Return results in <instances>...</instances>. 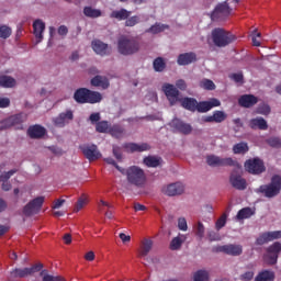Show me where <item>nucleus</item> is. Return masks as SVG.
I'll return each instance as SVG.
<instances>
[{
  "label": "nucleus",
  "mask_w": 281,
  "mask_h": 281,
  "mask_svg": "<svg viewBox=\"0 0 281 281\" xmlns=\"http://www.w3.org/2000/svg\"><path fill=\"white\" fill-rule=\"evenodd\" d=\"M74 100L78 104H98L102 102V93L87 88H79L74 93Z\"/></svg>",
  "instance_id": "obj_1"
},
{
  "label": "nucleus",
  "mask_w": 281,
  "mask_h": 281,
  "mask_svg": "<svg viewBox=\"0 0 281 281\" xmlns=\"http://www.w3.org/2000/svg\"><path fill=\"white\" fill-rule=\"evenodd\" d=\"M255 192L256 194H263L266 199H276L281 192V177L279 175L272 176L270 183L261 184L255 189Z\"/></svg>",
  "instance_id": "obj_2"
},
{
  "label": "nucleus",
  "mask_w": 281,
  "mask_h": 281,
  "mask_svg": "<svg viewBox=\"0 0 281 281\" xmlns=\"http://www.w3.org/2000/svg\"><path fill=\"white\" fill-rule=\"evenodd\" d=\"M139 40L135 37H121L117 41V52L122 56H133L139 52Z\"/></svg>",
  "instance_id": "obj_3"
},
{
  "label": "nucleus",
  "mask_w": 281,
  "mask_h": 281,
  "mask_svg": "<svg viewBox=\"0 0 281 281\" xmlns=\"http://www.w3.org/2000/svg\"><path fill=\"white\" fill-rule=\"evenodd\" d=\"M126 179L131 186H136V188H144L146 184V173L144 169L132 166L126 169Z\"/></svg>",
  "instance_id": "obj_4"
},
{
  "label": "nucleus",
  "mask_w": 281,
  "mask_h": 281,
  "mask_svg": "<svg viewBox=\"0 0 281 281\" xmlns=\"http://www.w3.org/2000/svg\"><path fill=\"white\" fill-rule=\"evenodd\" d=\"M43 269V263H36L30 268H15L9 274V281H16V279L29 278V276H34Z\"/></svg>",
  "instance_id": "obj_5"
},
{
  "label": "nucleus",
  "mask_w": 281,
  "mask_h": 281,
  "mask_svg": "<svg viewBox=\"0 0 281 281\" xmlns=\"http://www.w3.org/2000/svg\"><path fill=\"white\" fill-rule=\"evenodd\" d=\"M245 170L249 172V175H262L266 172L267 167H265V161L260 158H251L246 160L245 162Z\"/></svg>",
  "instance_id": "obj_6"
},
{
  "label": "nucleus",
  "mask_w": 281,
  "mask_h": 281,
  "mask_svg": "<svg viewBox=\"0 0 281 281\" xmlns=\"http://www.w3.org/2000/svg\"><path fill=\"white\" fill-rule=\"evenodd\" d=\"M44 203L45 196H37L30 201L23 209L24 216H34V214H38Z\"/></svg>",
  "instance_id": "obj_7"
},
{
  "label": "nucleus",
  "mask_w": 281,
  "mask_h": 281,
  "mask_svg": "<svg viewBox=\"0 0 281 281\" xmlns=\"http://www.w3.org/2000/svg\"><path fill=\"white\" fill-rule=\"evenodd\" d=\"M232 14V8H229V4L227 1L218 3L213 12L211 13V19L213 21H225L227 16Z\"/></svg>",
  "instance_id": "obj_8"
},
{
  "label": "nucleus",
  "mask_w": 281,
  "mask_h": 281,
  "mask_svg": "<svg viewBox=\"0 0 281 281\" xmlns=\"http://www.w3.org/2000/svg\"><path fill=\"white\" fill-rule=\"evenodd\" d=\"M79 149L88 161H98V159L102 158V153L98 149V145L83 144L79 146Z\"/></svg>",
  "instance_id": "obj_9"
},
{
  "label": "nucleus",
  "mask_w": 281,
  "mask_h": 281,
  "mask_svg": "<svg viewBox=\"0 0 281 281\" xmlns=\"http://www.w3.org/2000/svg\"><path fill=\"white\" fill-rule=\"evenodd\" d=\"M280 254H281V244L280 241H276L267 248V255L265 256L266 262L268 265H277Z\"/></svg>",
  "instance_id": "obj_10"
},
{
  "label": "nucleus",
  "mask_w": 281,
  "mask_h": 281,
  "mask_svg": "<svg viewBox=\"0 0 281 281\" xmlns=\"http://www.w3.org/2000/svg\"><path fill=\"white\" fill-rule=\"evenodd\" d=\"M206 164L212 168L223 167V166H238V162L236 160H233L232 158H221L216 155L207 156Z\"/></svg>",
  "instance_id": "obj_11"
},
{
  "label": "nucleus",
  "mask_w": 281,
  "mask_h": 281,
  "mask_svg": "<svg viewBox=\"0 0 281 281\" xmlns=\"http://www.w3.org/2000/svg\"><path fill=\"white\" fill-rule=\"evenodd\" d=\"M169 126L173 128V133H180L181 135H190L192 133V125L183 122L181 119H173Z\"/></svg>",
  "instance_id": "obj_12"
},
{
  "label": "nucleus",
  "mask_w": 281,
  "mask_h": 281,
  "mask_svg": "<svg viewBox=\"0 0 281 281\" xmlns=\"http://www.w3.org/2000/svg\"><path fill=\"white\" fill-rule=\"evenodd\" d=\"M21 124H23V114H14L0 121V131H8L12 126H19Z\"/></svg>",
  "instance_id": "obj_13"
},
{
  "label": "nucleus",
  "mask_w": 281,
  "mask_h": 281,
  "mask_svg": "<svg viewBox=\"0 0 281 281\" xmlns=\"http://www.w3.org/2000/svg\"><path fill=\"white\" fill-rule=\"evenodd\" d=\"M162 192L167 196H181L186 192V186L181 182L170 183L162 188Z\"/></svg>",
  "instance_id": "obj_14"
},
{
  "label": "nucleus",
  "mask_w": 281,
  "mask_h": 281,
  "mask_svg": "<svg viewBox=\"0 0 281 281\" xmlns=\"http://www.w3.org/2000/svg\"><path fill=\"white\" fill-rule=\"evenodd\" d=\"M162 91L168 101L170 102L171 106L179 102V90L177 89V87L170 83H165L162 86Z\"/></svg>",
  "instance_id": "obj_15"
},
{
  "label": "nucleus",
  "mask_w": 281,
  "mask_h": 281,
  "mask_svg": "<svg viewBox=\"0 0 281 281\" xmlns=\"http://www.w3.org/2000/svg\"><path fill=\"white\" fill-rule=\"evenodd\" d=\"M281 231H272L262 233L257 239L256 245H267V243H272V240H280Z\"/></svg>",
  "instance_id": "obj_16"
},
{
  "label": "nucleus",
  "mask_w": 281,
  "mask_h": 281,
  "mask_svg": "<svg viewBox=\"0 0 281 281\" xmlns=\"http://www.w3.org/2000/svg\"><path fill=\"white\" fill-rule=\"evenodd\" d=\"M221 106V101L216 98L210 99V101H200L198 102L195 111L198 113H207L209 111H212V109Z\"/></svg>",
  "instance_id": "obj_17"
},
{
  "label": "nucleus",
  "mask_w": 281,
  "mask_h": 281,
  "mask_svg": "<svg viewBox=\"0 0 281 281\" xmlns=\"http://www.w3.org/2000/svg\"><path fill=\"white\" fill-rule=\"evenodd\" d=\"M227 120V114L224 111L216 110L213 112V115H206L202 117V122L205 124H221Z\"/></svg>",
  "instance_id": "obj_18"
},
{
  "label": "nucleus",
  "mask_w": 281,
  "mask_h": 281,
  "mask_svg": "<svg viewBox=\"0 0 281 281\" xmlns=\"http://www.w3.org/2000/svg\"><path fill=\"white\" fill-rule=\"evenodd\" d=\"M216 251L226 254L227 256H240L243 254V246L234 244L218 246Z\"/></svg>",
  "instance_id": "obj_19"
},
{
  "label": "nucleus",
  "mask_w": 281,
  "mask_h": 281,
  "mask_svg": "<svg viewBox=\"0 0 281 281\" xmlns=\"http://www.w3.org/2000/svg\"><path fill=\"white\" fill-rule=\"evenodd\" d=\"M123 148L125 153H146V150H150V145L148 143H124Z\"/></svg>",
  "instance_id": "obj_20"
},
{
  "label": "nucleus",
  "mask_w": 281,
  "mask_h": 281,
  "mask_svg": "<svg viewBox=\"0 0 281 281\" xmlns=\"http://www.w3.org/2000/svg\"><path fill=\"white\" fill-rule=\"evenodd\" d=\"M74 120V111L67 110L66 112H61L57 117L54 119L55 126L58 128H64L66 124H69Z\"/></svg>",
  "instance_id": "obj_21"
},
{
  "label": "nucleus",
  "mask_w": 281,
  "mask_h": 281,
  "mask_svg": "<svg viewBox=\"0 0 281 281\" xmlns=\"http://www.w3.org/2000/svg\"><path fill=\"white\" fill-rule=\"evenodd\" d=\"M238 104L244 109H251V106H256V104H258V97L254 94H243L238 99Z\"/></svg>",
  "instance_id": "obj_22"
},
{
  "label": "nucleus",
  "mask_w": 281,
  "mask_h": 281,
  "mask_svg": "<svg viewBox=\"0 0 281 281\" xmlns=\"http://www.w3.org/2000/svg\"><path fill=\"white\" fill-rule=\"evenodd\" d=\"M249 128L252 131H267L269 128V124L267 123V120H265L262 116H257L255 119H251L248 123Z\"/></svg>",
  "instance_id": "obj_23"
},
{
  "label": "nucleus",
  "mask_w": 281,
  "mask_h": 281,
  "mask_svg": "<svg viewBox=\"0 0 281 281\" xmlns=\"http://www.w3.org/2000/svg\"><path fill=\"white\" fill-rule=\"evenodd\" d=\"M177 63L182 67H186V65H192V63H196V54L192 52L180 54Z\"/></svg>",
  "instance_id": "obj_24"
},
{
  "label": "nucleus",
  "mask_w": 281,
  "mask_h": 281,
  "mask_svg": "<svg viewBox=\"0 0 281 281\" xmlns=\"http://www.w3.org/2000/svg\"><path fill=\"white\" fill-rule=\"evenodd\" d=\"M45 133H47V131L41 125H33L27 130V135L31 139H41V137H45Z\"/></svg>",
  "instance_id": "obj_25"
},
{
  "label": "nucleus",
  "mask_w": 281,
  "mask_h": 281,
  "mask_svg": "<svg viewBox=\"0 0 281 281\" xmlns=\"http://www.w3.org/2000/svg\"><path fill=\"white\" fill-rule=\"evenodd\" d=\"M229 181L235 190H247V180H245L241 176L231 175Z\"/></svg>",
  "instance_id": "obj_26"
},
{
  "label": "nucleus",
  "mask_w": 281,
  "mask_h": 281,
  "mask_svg": "<svg viewBox=\"0 0 281 281\" xmlns=\"http://www.w3.org/2000/svg\"><path fill=\"white\" fill-rule=\"evenodd\" d=\"M92 49L95 52V54H99V56H108L109 54V45L104 44L100 40H95L92 42Z\"/></svg>",
  "instance_id": "obj_27"
},
{
  "label": "nucleus",
  "mask_w": 281,
  "mask_h": 281,
  "mask_svg": "<svg viewBox=\"0 0 281 281\" xmlns=\"http://www.w3.org/2000/svg\"><path fill=\"white\" fill-rule=\"evenodd\" d=\"M153 249V240L151 239H144L140 244V248L138 251V258H146L150 250Z\"/></svg>",
  "instance_id": "obj_28"
},
{
  "label": "nucleus",
  "mask_w": 281,
  "mask_h": 281,
  "mask_svg": "<svg viewBox=\"0 0 281 281\" xmlns=\"http://www.w3.org/2000/svg\"><path fill=\"white\" fill-rule=\"evenodd\" d=\"M234 41H236L235 36H213V43L217 47H225L229 43H234Z\"/></svg>",
  "instance_id": "obj_29"
},
{
  "label": "nucleus",
  "mask_w": 281,
  "mask_h": 281,
  "mask_svg": "<svg viewBox=\"0 0 281 281\" xmlns=\"http://www.w3.org/2000/svg\"><path fill=\"white\" fill-rule=\"evenodd\" d=\"M92 87H101V89H109L110 85L109 79L106 77H102L97 75L94 78L91 79Z\"/></svg>",
  "instance_id": "obj_30"
},
{
  "label": "nucleus",
  "mask_w": 281,
  "mask_h": 281,
  "mask_svg": "<svg viewBox=\"0 0 281 281\" xmlns=\"http://www.w3.org/2000/svg\"><path fill=\"white\" fill-rule=\"evenodd\" d=\"M198 102L196 99L194 98H184L181 101V105L183 106V109H186L187 111H191V113H194L196 111V106H198Z\"/></svg>",
  "instance_id": "obj_31"
},
{
  "label": "nucleus",
  "mask_w": 281,
  "mask_h": 281,
  "mask_svg": "<svg viewBox=\"0 0 281 281\" xmlns=\"http://www.w3.org/2000/svg\"><path fill=\"white\" fill-rule=\"evenodd\" d=\"M274 280H276V272L271 270H262L255 278V281H274Z\"/></svg>",
  "instance_id": "obj_32"
},
{
  "label": "nucleus",
  "mask_w": 281,
  "mask_h": 281,
  "mask_svg": "<svg viewBox=\"0 0 281 281\" xmlns=\"http://www.w3.org/2000/svg\"><path fill=\"white\" fill-rule=\"evenodd\" d=\"M254 214H256V211H254L249 206H246V207L238 211V213L236 215V220L237 221H245L247 218H251V216H254Z\"/></svg>",
  "instance_id": "obj_33"
},
{
  "label": "nucleus",
  "mask_w": 281,
  "mask_h": 281,
  "mask_svg": "<svg viewBox=\"0 0 281 281\" xmlns=\"http://www.w3.org/2000/svg\"><path fill=\"white\" fill-rule=\"evenodd\" d=\"M111 19H116V21H126L131 16V11L126 9L112 11L110 14Z\"/></svg>",
  "instance_id": "obj_34"
},
{
  "label": "nucleus",
  "mask_w": 281,
  "mask_h": 281,
  "mask_svg": "<svg viewBox=\"0 0 281 281\" xmlns=\"http://www.w3.org/2000/svg\"><path fill=\"white\" fill-rule=\"evenodd\" d=\"M109 133L115 139H122L126 135V130L122 125H113L110 127Z\"/></svg>",
  "instance_id": "obj_35"
},
{
  "label": "nucleus",
  "mask_w": 281,
  "mask_h": 281,
  "mask_svg": "<svg viewBox=\"0 0 281 281\" xmlns=\"http://www.w3.org/2000/svg\"><path fill=\"white\" fill-rule=\"evenodd\" d=\"M144 164L147 166V168H158V166H161V157L157 156H147L144 158Z\"/></svg>",
  "instance_id": "obj_36"
},
{
  "label": "nucleus",
  "mask_w": 281,
  "mask_h": 281,
  "mask_svg": "<svg viewBox=\"0 0 281 281\" xmlns=\"http://www.w3.org/2000/svg\"><path fill=\"white\" fill-rule=\"evenodd\" d=\"M83 14L88 19H100V16H102V11L100 9H93V7H85Z\"/></svg>",
  "instance_id": "obj_37"
},
{
  "label": "nucleus",
  "mask_w": 281,
  "mask_h": 281,
  "mask_svg": "<svg viewBox=\"0 0 281 281\" xmlns=\"http://www.w3.org/2000/svg\"><path fill=\"white\" fill-rule=\"evenodd\" d=\"M16 85V80L10 76L2 75L0 76V87L4 89H11Z\"/></svg>",
  "instance_id": "obj_38"
},
{
  "label": "nucleus",
  "mask_w": 281,
  "mask_h": 281,
  "mask_svg": "<svg viewBox=\"0 0 281 281\" xmlns=\"http://www.w3.org/2000/svg\"><path fill=\"white\" fill-rule=\"evenodd\" d=\"M234 155H246L249 153V145L245 142L237 143L233 146Z\"/></svg>",
  "instance_id": "obj_39"
},
{
  "label": "nucleus",
  "mask_w": 281,
  "mask_h": 281,
  "mask_svg": "<svg viewBox=\"0 0 281 281\" xmlns=\"http://www.w3.org/2000/svg\"><path fill=\"white\" fill-rule=\"evenodd\" d=\"M33 31L35 36H43V32H45V22L35 20L33 23Z\"/></svg>",
  "instance_id": "obj_40"
},
{
  "label": "nucleus",
  "mask_w": 281,
  "mask_h": 281,
  "mask_svg": "<svg viewBox=\"0 0 281 281\" xmlns=\"http://www.w3.org/2000/svg\"><path fill=\"white\" fill-rule=\"evenodd\" d=\"M194 281H210V273L205 270H198L193 276Z\"/></svg>",
  "instance_id": "obj_41"
},
{
  "label": "nucleus",
  "mask_w": 281,
  "mask_h": 281,
  "mask_svg": "<svg viewBox=\"0 0 281 281\" xmlns=\"http://www.w3.org/2000/svg\"><path fill=\"white\" fill-rule=\"evenodd\" d=\"M153 65H154L155 71L161 72V71H164V69H166V61L164 60L162 57H157L154 60Z\"/></svg>",
  "instance_id": "obj_42"
},
{
  "label": "nucleus",
  "mask_w": 281,
  "mask_h": 281,
  "mask_svg": "<svg viewBox=\"0 0 281 281\" xmlns=\"http://www.w3.org/2000/svg\"><path fill=\"white\" fill-rule=\"evenodd\" d=\"M211 36H235V34H233L229 31H226L223 27H215L212 33Z\"/></svg>",
  "instance_id": "obj_43"
},
{
  "label": "nucleus",
  "mask_w": 281,
  "mask_h": 281,
  "mask_svg": "<svg viewBox=\"0 0 281 281\" xmlns=\"http://www.w3.org/2000/svg\"><path fill=\"white\" fill-rule=\"evenodd\" d=\"M168 27L169 26L167 24L156 23L149 29V32L151 34H160V32H166Z\"/></svg>",
  "instance_id": "obj_44"
},
{
  "label": "nucleus",
  "mask_w": 281,
  "mask_h": 281,
  "mask_svg": "<svg viewBox=\"0 0 281 281\" xmlns=\"http://www.w3.org/2000/svg\"><path fill=\"white\" fill-rule=\"evenodd\" d=\"M109 121H99L95 125L97 133H109Z\"/></svg>",
  "instance_id": "obj_45"
},
{
  "label": "nucleus",
  "mask_w": 281,
  "mask_h": 281,
  "mask_svg": "<svg viewBox=\"0 0 281 281\" xmlns=\"http://www.w3.org/2000/svg\"><path fill=\"white\" fill-rule=\"evenodd\" d=\"M200 87L202 89H206V91H214L216 89V85H214V81L210 79H204L200 82Z\"/></svg>",
  "instance_id": "obj_46"
},
{
  "label": "nucleus",
  "mask_w": 281,
  "mask_h": 281,
  "mask_svg": "<svg viewBox=\"0 0 281 281\" xmlns=\"http://www.w3.org/2000/svg\"><path fill=\"white\" fill-rule=\"evenodd\" d=\"M182 245H183V240L180 239V237H175L170 243L169 249H171V251H177L181 249Z\"/></svg>",
  "instance_id": "obj_47"
},
{
  "label": "nucleus",
  "mask_w": 281,
  "mask_h": 281,
  "mask_svg": "<svg viewBox=\"0 0 281 281\" xmlns=\"http://www.w3.org/2000/svg\"><path fill=\"white\" fill-rule=\"evenodd\" d=\"M16 172H19V169H11L10 171L0 175V182H9L11 177H13V175H16Z\"/></svg>",
  "instance_id": "obj_48"
},
{
  "label": "nucleus",
  "mask_w": 281,
  "mask_h": 281,
  "mask_svg": "<svg viewBox=\"0 0 281 281\" xmlns=\"http://www.w3.org/2000/svg\"><path fill=\"white\" fill-rule=\"evenodd\" d=\"M140 19L139 15H133V16H128L125 20V26L126 27H135V25H137V23H139Z\"/></svg>",
  "instance_id": "obj_49"
},
{
  "label": "nucleus",
  "mask_w": 281,
  "mask_h": 281,
  "mask_svg": "<svg viewBox=\"0 0 281 281\" xmlns=\"http://www.w3.org/2000/svg\"><path fill=\"white\" fill-rule=\"evenodd\" d=\"M227 224V214H223L215 223V229L220 232V229H223L225 225Z\"/></svg>",
  "instance_id": "obj_50"
},
{
  "label": "nucleus",
  "mask_w": 281,
  "mask_h": 281,
  "mask_svg": "<svg viewBox=\"0 0 281 281\" xmlns=\"http://www.w3.org/2000/svg\"><path fill=\"white\" fill-rule=\"evenodd\" d=\"M266 142H267L268 145L271 146V148H281L280 137H270Z\"/></svg>",
  "instance_id": "obj_51"
},
{
  "label": "nucleus",
  "mask_w": 281,
  "mask_h": 281,
  "mask_svg": "<svg viewBox=\"0 0 281 281\" xmlns=\"http://www.w3.org/2000/svg\"><path fill=\"white\" fill-rule=\"evenodd\" d=\"M195 235H198L199 238H203V236H205V226L203 223H198V227H195Z\"/></svg>",
  "instance_id": "obj_52"
},
{
  "label": "nucleus",
  "mask_w": 281,
  "mask_h": 281,
  "mask_svg": "<svg viewBox=\"0 0 281 281\" xmlns=\"http://www.w3.org/2000/svg\"><path fill=\"white\" fill-rule=\"evenodd\" d=\"M0 36H12V29L8 25H1Z\"/></svg>",
  "instance_id": "obj_53"
},
{
  "label": "nucleus",
  "mask_w": 281,
  "mask_h": 281,
  "mask_svg": "<svg viewBox=\"0 0 281 281\" xmlns=\"http://www.w3.org/2000/svg\"><path fill=\"white\" fill-rule=\"evenodd\" d=\"M87 205V198H79L75 206V212H80Z\"/></svg>",
  "instance_id": "obj_54"
},
{
  "label": "nucleus",
  "mask_w": 281,
  "mask_h": 281,
  "mask_svg": "<svg viewBox=\"0 0 281 281\" xmlns=\"http://www.w3.org/2000/svg\"><path fill=\"white\" fill-rule=\"evenodd\" d=\"M178 228L181 232H188V221H186V217H180L178 220Z\"/></svg>",
  "instance_id": "obj_55"
},
{
  "label": "nucleus",
  "mask_w": 281,
  "mask_h": 281,
  "mask_svg": "<svg viewBox=\"0 0 281 281\" xmlns=\"http://www.w3.org/2000/svg\"><path fill=\"white\" fill-rule=\"evenodd\" d=\"M112 153L117 161H122V148L120 146L114 145L112 148Z\"/></svg>",
  "instance_id": "obj_56"
},
{
  "label": "nucleus",
  "mask_w": 281,
  "mask_h": 281,
  "mask_svg": "<svg viewBox=\"0 0 281 281\" xmlns=\"http://www.w3.org/2000/svg\"><path fill=\"white\" fill-rule=\"evenodd\" d=\"M207 238L211 243H213L214 240H221V235L214 231H210L207 233Z\"/></svg>",
  "instance_id": "obj_57"
},
{
  "label": "nucleus",
  "mask_w": 281,
  "mask_h": 281,
  "mask_svg": "<svg viewBox=\"0 0 281 281\" xmlns=\"http://www.w3.org/2000/svg\"><path fill=\"white\" fill-rule=\"evenodd\" d=\"M260 115H269L271 113V108L269 105H263L258 109Z\"/></svg>",
  "instance_id": "obj_58"
},
{
  "label": "nucleus",
  "mask_w": 281,
  "mask_h": 281,
  "mask_svg": "<svg viewBox=\"0 0 281 281\" xmlns=\"http://www.w3.org/2000/svg\"><path fill=\"white\" fill-rule=\"evenodd\" d=\"M100 112L92 113L89 116L91 124H98V122H100Z\"/></svg>",
  "instance_id": "obj_59"
},
{
  "label": "nucleus",
  "mask_w": 281,
  "mask_h": 281,
  "mask_svg": "<svg viewBox=\"0 0 281 281\" xmlns=\"http://www.w3.org/2000/svg\"><path fill=\"white\" fill-rule=\"evenodd\" d=\"M43 281H65V280L63 279V277H54L50 274H45L43 277Z\"/></svg>",
  "instance_id": "obj_60"
},
{
  "label": "nucleus",
  "mask_w": 281,
  "mask_h": 281,
  "mask_svg": "<svg viewBox=\"0 0 281 281\" xmlns=\"http://www.w3.org/2000/svg\"><path fill=\"white\" fill-rule=\"evenodd\" d=\"M240 280L251 281L254 280V271H247L240 276Z\"/></svg>",
  "instance_id": "obj_61"
},
{
  "label": "nucleus",
  "mask_w": 281,
  "mask_h": 281,
  "mask_svg": "<svg viewBox=\"0 0 281 281\" xmlns=\"http://www.w3.org/2000/svg\"><path fill=\"white\" fill-rule=\"evenodd\" d=\"M176 87L178 89H180V91H186V89H188V85L186 83V80L183 79H179L177 82H176Z\"/></svg>",
  "instance_id": "obj_62"
},
{
  "label": "nucleus",
  "mask_w": 281,
  "mask_h": 281,
  "mask_svg": "<svg viewBox=\"0 0 281 281\" xmlns=\"http://www.w3.org/2000/svg\"><path fill=\"white\" fill-rule=\"evenodd\" d=\"M229 78L232 80H234L235 82H243V79H244L241 72L233 74V75L229 76Z\"/></svg>",
  "instance_id": "obj_63"
},
{
  "label": "nucleus",
  "mask_w": 281,
  "mask_h": 281,
  "mask_svg": "<svg viewBox=\"0 0 281 281\" xmlns=\"http://www.w3.org/2000/svg\"><path fill=\"white\" fill-rule=\"evenodd\" d=\"M10 106V99L0 98V109H8Z\"/></svg>",
  "instance_id": "obj_64"
}]
</instances>
